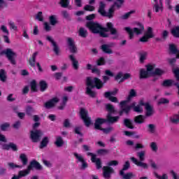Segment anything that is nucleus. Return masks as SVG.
Wrapping results in <instances>:
<instances>
[{"label":"nucleus","instance_id":"nucleus-1","mask_svg":"<svg viewBox=\"0 0 179 179\" xmlns=\"http://www.w3.org/2000/svg\"><path fill=\"white\" fill-rule=\"evenodd\" d=\"M112 115L108 114L106 115V119L98 117L96 119L94 122V129H100V125L108 122L109 124H115L118 122L120 120V116H111Z\"/></svg>","mask_w":179,"mask_h":179},{"label":"nucleus","instance_id":"nucleus-2","mask_svg":"<svg viewBox=\"0 0 179 179\" xmlns=\"http://www.w3.org/2000/svg\"><path fill=\"white\" fill-rule=\"evenodd\" d=\"M115 12V6L112 5L108 13L106 12V3L103 1L99 2V6L98 8V13L103 16V17H108V19H113L114 17V13Z\"/></svg>","mask_w":179,"mask_h":179},{"label":"nucleus","instance_id":"nucleus-3","mask_svg":"<svg viewBox=\"0 0 179 179\" xmlns=\"http://www.w3.org/2000/svg\"><path fill=\"white\" fill-rule=\"evenodd\" d=\"M108 31H110L112 36H115V34L118 33L117 29L114 28V25L111 22H107L106 27H103L102 25H101L99 30L100 37H102L103 38H108Z\"/></svg>","mask_w":179,"mask_h":179},{"label":"nucleus","instance_id":"nucleus-4","mask_svg":"<svg viewBox=\"0 0 179 179\" xmlns=\"http://www.w3.org/2000/svg\"><path fill=\"white\" fill-rule=\"evenodd\" d=\"M31 169H36V170H41L43 169V166H41V164H39L38 162H37L36 159L32 160L29 165L27 166V169L25 170L20 171L18 172V176L20 178L22 177H26V176H29L30 174V171Z\"/></svg>","mask_w":179,"mask_h":179},{"label":"nucleus","instance_id":"nucleus-5","mask_svg":"<svg viewBox=\"0 0 179 179\" xmlns=\"http://www.w3.org/2000/svg\"><path fill=\"white\" fill-rule=\"evenodd\" d=\"M138 27H134L133 29H131L129 27H126L124 28V30L128 33L129 34V40H132L134 37V33L137 35L139 36L145 31V26L143 24L138 22L137 23Z\"/></svg>","mask_w":179,"mask_h":179},{"label":"nucleus","instance_id":"nucleus-6","mask_svg":"<svg viewBox=\"0 0 179 179\" xmlns=\"http://www.w3.org/2000/svg\"><path fill=\"white\" fill-rule=\"evenodd\" d=\"M86 85L90 86L91 89H94V87H96L98 90L104 87V83L103 81L96 77L94 78L93 80L90 77H87L86 80Z\"/></svg>","mask_w":179,"mask_h":179},{"label":"nucleus","instance_id":"nucleus-7","mask_svg":"<svg viewBox=\"0 0 179 179\" xmlns=\"http://www.w3.org/2000/svg\"><path fill=\"white\" fill-rule=\"evenodd\" d=\"M1 55H6L8 61L12 64V65H16V57H17V55L16 52H13V50L10 48H6L4 50H2L0 52V57Z\"/></svg>","mask_w":179,"mask_h":179},{"label":"nucleus","instance_id":"nucleus-8","mask_svg":"<svg viewBox=\"0 0 179 179\" xmlns=\"http://www.w3.org/2000/svg\"><path fill=\"white\" fill-rule=\"evenodd\" d=\"M127 103H128V101H122L120 103V110L119 111V115L120 117L122 116L124 113L126 114V115H128L131 111V109L133 108L134 110L136 106V103L135 102H133L131 105H127Z\"/></svg>","mask_w":179,"mask_h":179},{"label":"nucleus","instance_id":"nucleus-9","mask_svg":"<svg viewBox=\"0 0 179 179\" xmlns=\"http://www.w3.org/2000/svg\"><path fill=\"white\" fill-rule=\"evenodd\" d=\"M101 24L97 22L90 21L87 22L86 27L88 28L92 34H100V28Z\"/></svg>","mask_w":179,"mask_h":179},{"label":"nucleus","instance_id":"nucleus-10","mask_svg":"<svg viewBox=\"0 0 179 179\" xmlns=\"http://www.w3.org/2000/svg\"><path fill=\"white\" fill-rule=\"evenodd\" d=\"M80 117L86 127H90V124H92V118L89 117V111H87V110L85 108H80Z\"/></svg>","mask_w":179,"mask_h":179},{"label":"nucleus","instance_id":"nucleus-11","mask_svg":"<svg viewBox=\"0 0 179 179\" xmlns=\"http://www.w3.org/2000/svg\"><path fill=\"white\" fill-rule=\"evenodd\" d=\"M140 107L144 106L145 110V117H152L155 114V109L149 102L145 103L143 99H141L138 102Z\"/></svg>","mask_w":179,"mask_h":179},{"label":"nucleus","instance_id":"nucleus-12","mask_svg":"<svg viewBox=\"0 0 179 179\" xmlns=\"http://www.w3.org/2000/svg\"><path fill=\"white\" fill-rule=\"evenodd\" d=\"M153 37H155V34H153V28H152V27H148L144 36L139 39V41H141V43H148L149 38H153Z\"/></svg>","mask_w":179,"mask_h":179},{"label":"nucleus","instance_id":"nucleus-13","mask_svg":"<svg viewBox=\"0 0 179 179\" xmlns=\"http://www.w3.org/2000/svg\"><path fill=\"white\" fill-rule=\"evenodd\" d=\"M87 156H91V162L95 163L96 170H100L103 168V163L101 162V159L97 158L96 155L93 154V152H87Z\"/></svg>","mask_w":179,"mask_h":179},{"label":"nucleus","instance_id":"nucleus-14","mask_svg":"<svg viewBox=\"0 0 179 179\" xmlns=\"http://www.w3.org/2000/svg\"><path fill=\"white\" fill-rule=\"evenodd\" d=\"M41 130H34L30 132V139L33 143H37L40 142L41 138Z\"/></svg>","mask_w":179,"mask_h":179},{"label":"nucleus","instance_id":"nucleus-15","mask_svg":"<svg viewBox=\"0 0 179 179\" xmlns=\"http://www.w3.org/2000/svg\"><path fill=\"white\" fill-rule=\"evenodd\" d=\"M73 156L76 157V159H78L77 163L78 162L81 163V166H80L81 170H86V169L89 167V165L87 164V162H86L83 156L76 152L73 153Z\"/></svg>","mask_w":179,"mask_h":179},{"label":"nucleus","instance_id":"nucleus-16","mask_svg":"<svg viewBox=\"0 0 179 179\" xmlns=\"http://www.w3.org/2000/svg\"><path fill=\"white\" fill-rule=\"evenodd\" d=\"M102 170H103V176L106 179L111 178V175L114 174V173H115L114 168H113L111 166H104L102 168Z\"/></svg>","mask_w":179,"mask_h":179},{"label":"nucleus","instance_id":"nucleus-17","mask_svg":"<svg viewBox=\"0 0 179 179\" xmlns=\"http://www.w3.org/2000/svg\"><path fill=\"white\" fill-rule=\"evenodd\" d=\"M131 78V73H123L122 72H118L117 74L115 76V80H120L119 83H122V82H124V80H127V79H129Z\"/></svg>","mask_w":179,"mask_h":179},{"label":"nucleus","instance_id":"nucleus-18","mask_svg":"<svg viewBox=\"0 0 179 179\" xmlns=\"http://www.w3.org/2000/svg\"><path fill=\"white\" fill-rule=\"evenodd\" d=\"M67 44L71 54H76L78 52V48L75 45V41L72 38H67Z\"/></svg>","mask_w":179,"mask_h":179},{"label":"nucleus","instance_id":"nucleus-19","mask_svg":"<svg viewBox=\"0 0 179 179\" xmlns=\"http://www.w3.org/2000/svg\"><path fill=\"white\" fill-rule=\"evenodd\" d=\"M46 40H48V41H50V43H51L52 45L53 46V51L55 54L56 55H59V47H58V45L55 41H54L52 38H51V36H46Z\"/></svg>","mask_w":179,"mask_h":179},{"label":"nucleus","instance_id":"nucleus-20","mask_svg":"<svg viewBox=\"0 0 179 179\" xmlns=\"http://www.w3.org/2000/svg\"><path fill=\"white\" fill-rule=\"evenodd\" d=\"M59 101V99L57 97H54L48 101L45 102L44 104L45 108H52Z\"/></svg>","mask_w":179,"mask_h":179},{"label":"nucleus","instance_id":"nucleus-21","mask_svg":"<svg viewBox=\"0 0 179 179\" xmlns=\"http://www.w3.org/2000/svg\"><path fill=\"white\" fill-rule=\"evenodd\" d=\"M69 58L71 62L73 69H75V71H78V69H79V61H78V59L75 58V56H73V55H69Z\"/></svg>","mask_w":179,"mask_h":179},{"label":"nucleus","instance_id":"nucleus-22","mask_svg":"<svg viewBox=\"0 0 179 179\" xmlns=\"http://www.w3.org/2000/svg\"><path fill=\"white\" fill-rule=\"evenodd\" d=\"M11 149L13 152H17V145L13 143H9L8 144H3L2 145L3 150H9Z\"/></svg>","mask_w":179,"mask_h":179},{"label":"nucleus","instance_id":"nucleus-23","mask_svg":"<svg viewBox=\"0 0 179 179\" xmlns=\"http://www.w3.org/2000/svg\"><path fill=\"white\" fill-rule=\"evenodd\" d=\"M130 160H131V162L133 163H134L136 164V166H138V167H143V169H148V164L142 162V161H138L136 159V158H135L134 157H132L130 158Z\"/></svg>","mask_w":179,"mask_h":179},{"label":"nucleus","instance_id":"nucleus-24","mask_svg":"<svg viewBox=\"0 0 179 179\" xmlns=\"http://www.w3.org/2000/svg\"><path fill=\"white\" fill-rule=\"evenodd\" d=\"M37 55H38V52H35L32 54L31 58H29V64L31 68L36 67V59L37 58Z\"/></svg>","mask_w":179,"mask_h":179},{"label":"nucleus","instance_id":"nucleus-25","mask_svg":"<svg viewBox=\"0 0 179 179\" xmlns=\"http://www.w3.org/2000/svg\"><path fill=\"white\" fill-rule=\"evenodd\" d=\"M145 120H146V113L145 115H138L134 117V122L136 124H143L145 122Z\"/></svg>","mask_w":179,"mask_h":179},{"label":"nucleus","instance_id":"nucleus-26","mask_svg":"<svg viewBox=\"0 0 179 179\" xmlns=\"http://www.w3.org/2000/svg\"><path fill=\"white\" fill-rule=\"evenodd\" d=\"M123 124L124 125V127H126V128H128L129 129H134V128H135V127L134 126V123L129 118L124 119Z\"/></svg>","mask_w":179,"mask_h":179},{"label":"nucleus","instance_id":"nucleus-27","mask_svg":"<svg viewBox=\"0 0 179 179\" xmlns=\"http://www.w3.org/2000/svg\"><path fill=\"white\" fill-rule=\"evenodd\" d=\"M92 89H93L92 87L87 86L85 93L87 94V96H90V97L94 99L97 96V92L92 90Z\"/></svg>","mask_w":179,"mask_h":179},{"label":"nucleus","instance_id":"nucleus-28","mask_svg":"<svg viewBox=\"0 0 179 179\" xmlns=\"http://www.w3.org/2000/svg\"><path fill=\"white\" fill-rule=\"evenodd\" d=\"M48 143H50V138H48V136L43 137L41 141L39 149H44V148H47Z\"/></svg>","mask_w":179,"mask_h":179},{"label":"nucleus","instance_id":"nucleus-29","mask_svg":"<svg viewBox=\"0 0 179 179\" xmlns=\"http://www.w3.org/2000/svg\"><path fill=\"white\" fill-rule=\"evenodd\" d=\"M101 50L105 54H113V50L110 48V45L108 44H103L101 46Z\"/></svg>","mask_w":179,"mask_h":179},{"label":"nucleus","instance_id":"nucleus-30","mask_svg":"<svg viewBox=\"0 0 179 179\" xmlns=\"http://www.w3.org/2000/svg\"><path fill=\"white\" fill-rule=\"evenodd\" d=\"M150 77V73L145 71L144 69H140V79H148V78Z\"/></svg>","mask_w":179,"mask_h":179},{"label":"nucleus","instance_id":"nucleus-31","mask_svg":"<svg viewBox=\"0 0 179 179\" xmlns=\"http://www.w3.org/2000/svg\"><path fill=\"white\" fill-rule=\"evenodd\" d=\"M105 108L106 111H108V114H115V108H114V106H113L111 103H107L105 106Z\"/></svg>","mask_w":179,"mask_h":179},{"label":"nucleus","instance_id":"nucleus-32","mask_svg":"<svg viewBox=\"0 0 179 179\" xmlns=\"http://www.w3.org/2000/svg\"><path fill=\"white\" fill-rule=\"evenodd\" d=\"M25 113L27 115H28L29 117H31L33 114L36 113V110H34V108H33L31 106L28 105L25 108Z\"/></svg>","mask_w":179,"mask_h":179},{"label":"nucleus","instance_id":"nucleus-33","mask_svg":"<svg viewBox=\"0 0 179 179\" xmlns=\"http://www.w3.org/2000/svg\"><path fill=\"white\" fill-rule=\"evenodd\" d=\"M165 71L159 68H156L154 71L151 73L152 76H162L164 75Z\"/></svg>","mask_w":179,"mask_h":179},{"label":"nucleus","instance_id":"nucleus-34","mask_svg":"<svg viewBox=\"0 0 179 179\" xmlns=\"http://www.w3.org/2000/svg\"><path fill=\"white\" fill-rule=\"evenodd\" d=\"M49 22L51 26H55L58 24V18L57 16L55 15H52L49 17Z\"/></svg>","mask_w":179,"mask_h":179},{"label":"nucleus","instance_id":"nucleus-35","mask_svg":"<svg viewBox=\"0 0 179 179\" xmlns=\"http://www.w3.org/2000/svg\"><path fill=\"white\" fill-rule=\"evenodd\" d=\"M78 36L83 38L87 37V30L83 27H80L78 30Z\"/></svg>","mask_w":179,"mask_h":179},{"label":"nucleus","instance_id":"nucleus-36","mask_svg":"<svg viewBox=\"0 0 179 179\" xmlns=\"http://www.w3.org/2000/svg\"><path fill=\"white\" fill-rule=\"evenodd\" d=\"M136 96H137L136 90H135L134 89H131V90H130V91L129 92V95L127 98V101H131L132 100V99H134V97H136Z\"/></svg>","mask_w":179,"mask_h":179},{"label":"nucleus","instance_id":"nucleus-37","mask_svg":"<svg viewBox=\"0 0 179 179\" xmlns=\"http://www.w3.org/2000/svg\"><path fill=\"white\" fill-rule=\"evenodd\" d=\"M20 159L21 160V163H22V166H27V163L29 162L27 155H26L24 153L20 155Z\"/></svg>","mask_w":179,"mask_h":179},{"label":"nucleus","instance_id":"nucleus-38","mask_svg":"<svg viewBox=\"0 0 179 179\" xmlns=\"http://www.w3.org/2000/svg\"><path fill=\"white\" fill-rule=\"evenodd\" d=\"M39 86L41 92H45L48 89V84L45 80H41L39 82Z\"/></svg>","mask_w":179,"mask_h":179},{"label":"nucleus","instance_id":"nucleus-39","mask_svg":"<svg viewBox=\"0 0 179 179\" xmlns=\"http://www.w3.org/2000/svg\"><path fill=\"white\" fill-rule=\"evenodd\" d=\"M55 145L57 148H62V146H64V139H62V137H61L60 136H57L56 138V141L55 142Z\"/></svg>","mask_w":179,"mask_h":179},{"label":"nucleus","instance_id":"nucleus-40","mask_svg":"<svg viewBox=\"0 0 179 179\" xmlns=\"http://www.w3.org/2000/svg\"><path fill=\"white\" fill-rule=\"evenodd\" d=\"M173 83L174 81L171 79L165 80L162 83V86H163V87H171V86H173Z\"/></svg>","mask_w":179,"mask_h":179},{"label":"nucleus","instance_id":"nucleus-41","mask_svg":"<svg viewBox=\"0 0 179 179\" xmlns=\"http://www.w3.org/2000/svg\"><path fill=\"white\" fill-rule=\"evenodd\" d=\"M131 167V164H129V161H126L124 164L123 165V168L120 171V174H124V171L129 170Z\"/></svg>","mask_w":179,"mask_h":179},{"label":"nucleus","instance_id":"nucleus-42","mask_svg":"<svg viewBox=\"0 0 179 179\" xmlns=\"http://www.w3.org/2000/svg\"><path fill=\"white\" fill-rule=\"evenodd\" d=\"M171 34L176 38H179V27H175L173 29L171 30Z\"/></svg>","mask_w":179,"mask_h":179},{"label":"nucleus","instance_id":"nucleus-43","mask_svg":"<svg viewBox=\"0 0 179 179\" xmlns=\"http://www.w3.org/2000/svg\"><path fill=\"white\" fill-rule=\"evenodd\" d=\"M31 86V92H37V81L36 80H33L30 83Z\"/></svg>","mask_w":179,"mask_h":179},{"label":"nucleus","instance_id":"nucleus-44","mask_svg":"<svg viewBox=\"0 0 179 179\" xmlns=\"http://www.w3.org/2000/svg\"><path fill=\"white\" fill-rule=\"evenodd\" d=\"M0 80L1 82H6V72L3 69H0Z\"/></svg>","mask_w":179,"mask_h":179},{"label":"nucleus","instance_id":"nucleus-45","mask_svg":"<svg viewBox=\"0 0 179 179\" xmlns=\"http://www.w3.org/2000/svg\"><path fill=\"white\" fill-rule=\"evenodd\" d=\"M133 13H135V10H130L128 13H126L125 14L122 15L120 17L122 20H127V19H128L131 15H133Z\"/></svg>","mask_w":179,"mask_h":179},{"label":"nucleus","instance_id":"nucleus-46","mask_svg":"<svg viewBox=\"0 0 179 179\" xmlns=\"http://www.w3.org/2000/svg\"><path fill=\"white\" fill-rule=\"evenodd\" d=\"M117 93H118V89L115 88L114 91L105 92L104 97H110V96H115Z\"/></svg>","mask_w":179,"mask_h":179},{"label":"nucleus","instance_id":"nucleus-47","mask_svg":"<svg viewBox=\"0 0 179 179\" xmlns=\"http://www.w3.org/2000/svg\"><path fill=\"white\" fill-rule=\"evenodd\" d=\"M146 152L141 151L137 152V156L139 158L140 162H145V155Z\"/></svg>","mask_w":179,"mask_h":179},{"label":"nucleus","instance_id":"nucleus-48","mask_svg":"<svg viewBox=\"0 0 179 179\" xmlns=\"http://www.w3.org/2000/svg\"><path fill=\"white\" fill-rule=\"evenodd\" d=\"M121 177H122L123 179H131L132 177H134V173H125V172H123V174H120Z\"/></svg>","mask_w":179,"mask_h":179},{"label":"nucleus","instance_id":"nucleus-49","mask_svg":"<svg viewBox=\"0 0 179 179\" xmlns=\"http://www.w3.org/2000/svg\"><path fill=\"white\" fill-rule=\"evenodd\" d=\"M154 176L157 179H169V176L166 173H163L162 176H159L157 172H154Z\"/></svg>","mask_w":179,"mask_h":179},{"label":"nucleus","instance_id":"nucleus-50","mask_svg":"<svg viewBox=\"0 0 179 179\" xmlns=\"http://www.w3.org/2000/svg\"><path fill=\"white\" fill-rule=\"evenodd\" d=\"M169 50L172 54H178V49H177V47L174 44L169 45Z\"/></svg>","mask_w":179,"mask_h":179},{"label":"nucleus","instance_id":"nucleus-51","mask_svg":"<svg viewBox=\"0 0 179 179\" xmlns=\"http://www.w3.org/2000/svg\"><path fill=\"white\" fill-rule=\"evenodd\" d=\"M69 3V0H60L59 1V5H61L62 8H68Z\"/></svg>","mask_w":179,"mask_h":179},{"label":"nucleus","instance_id":"nucleus-52","mask_svg":"<svg viewBox=\"0 0 179 179\" xmlns=\"http://www.w3.org/2000/svg\"><path fill=\"white\" fill-rule=\"evenodd\" d=\"M94 9V6L92 5L87 4L84 6V10H86L87 12H93Z\"/></svg>","mask_w":179,"mask_h":179},{"label":"nucleus","instance_id":"nucleus-53","mask_svg":"<svg viewBox=\"0 0 179 179\" xmlns=\"http://www.w3.org/2000/svg\"><path fill=\"white\" fill-rule=\"evenodd\" d=\"M98 129L99 131H103L104 132V134H108V133L111 132V131H113V128L110 127L108 128L103 129V128H101V125H100V129Z\"/></svg>","mask_w":179,"mask_h":179},{"label":"nucleus","instance_id":"nucleus-54","mask_svg":"<svg viewBox=\"0 0 179 179\" xmlns=\"http://www.w3.org/2000/svg\"><path fill=\"white\" fill-rule=\"evenodd\" d=\"M169 103H170V100L166 98H161L158 101V106H161V104H169Z\"/></svg>","mask_w":179,"mask_h":179},{"label":"nucleus","instance_id":"nucleus-55","mask_svg":"<svg viewBox=\"0 0 179 179\" xmlns=\"http://www.w3.org/2000/svg\"><path fill=\"white\" fill-rule=\"evenodd\" d=\"M148 131L150 134H155L156 131V127L153 124H148Z\"/></svg>","mask_w":179,"mask_h":179},{"label":"nucleus","instance_id":"nucleus-56","mask_svg":"<svg viewBox=\"0 0 179 179\" xmlns=\"http://www.w3.org/2000/svg\"><path fill=\"white\" fill-rule=\"evenodd\" d=\"M96 65L98 66H101L103 65H106V59H104V57H100L97 61H96Z\"/></svg>","mask_w":179,"mask_h":179},{"label":"nucleus","instance_id":"nucleus-57","mask_svg":"<svg viewBox=\"0 0 179 179\" xmlns=\"http://www.w3.org/2000/svg\"><path fill=\"white\" fill-rule=\"evenodd\" d=\"M8 166H9L10 169H22L23 167L22 165H17L13 162H9Z\"/></svg>","mask_w":179,"mask_h":179},{"label":"nucleus","instance_id":"nucleus-58","mask_svg":"<svg viewBox=\"0 0 179 179\" xmlns=\"http://www.w3.org/2000/svg\"><path fill=\"white\" fill-rule=\"evenodd\" d=\"M172 124H178L179 122V115H175L171 118Z\"/></svg>","mask_w":179,"mask_h":179},{"label":"nucleus","instance_id":"nucleus-59","mask_svg":"<svg viewBox=\"0 0 179 179\" xmlns=\"http://www.w3.org/2000/svg\"><path fill=\"white\" fill-rule=\"evenodd\" d=\"M9 127H10V124L6 122L4 124H1L0 126V129H1V131H7L8 128H9Z\"/></svg>","mask_w":179,"mask_h":179},{"label":"nucleus","instance_id":"nucleus-60","mask_svg":"<svg viewBox=\"0 0 179 179\" xmlns=\"http://www.w3.org/2000/svg\"><path fill=\"white\" fill-rule=\"evenodd\" d=\"M97 155H99V156H103V155H107L108 153V150L106 149H99L96 151Z\"/></svg>","mask_w":179,"mask_h":179},{"label":"nucleus","instance_id":"nucleus-61","mask_svg":"<svg viewBox=\"0 0 179 179\" xmlns=\"http://www.w3.org/2000/svg\"><path fill=\"white\" fill-rule=\"evenodd\" d=\"M146 55H148V53L145 52L140 53V62L141 64H143V62H145V59H146Z\"/></svg>","mask_w":179,"mask_h":179},{"label":"nucleus","instance_id":"nucleus-62","mask_svg":"<svg viewBox=\"0 0 179 179\" xmlns=\"http://www.w3.org/2000/svg\"><path fill=\"white\" fill-rule=\"evenodd\" d=\"M150 148L152 149V152H157V143L156 142H152L150 145Z\"/></svg>","mask_w":179,"mask_h":179},{"label":"nucleus","instance_id":"nucleus-63","mask_svg":"<svg viewBox=\"0 0 179 179\" xmlns=\"http://www.w3.org/2000/svg\"><path fill=\"white\" fill-rule=\"evenodd\" d=\"M113 5L115 6H117V8H121L122 6V4L125 2V0H116Z\"/></svg>","mask_w":179,"mask_h":179},{"label":"nucleus","instance_id":"nucleus-64","mask_svg":"<svg viewBox=\"0 0 179 179\" xmlns=\"http://www.w3.org/2000/svg\"><path fill=\"white\" fill-rule=\"evenodd\" d=\"M108 166L111 167L113 166H116L118 164V161L117 160H111L108 162Z\"/></svg>","mask_w":179,"mask_h":179}]
</instances>
